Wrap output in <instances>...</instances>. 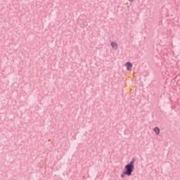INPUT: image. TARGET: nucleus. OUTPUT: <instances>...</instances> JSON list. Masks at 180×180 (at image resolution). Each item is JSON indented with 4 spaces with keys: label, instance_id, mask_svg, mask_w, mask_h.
I'll list each match as a JSON object with an SVG mask.
<instances>
[{
    "label": "nucleus",
    "instance_id": "2",
    "mask_svg": "<svg viewBox=\"0 0 180 180\" xmlns=\"http://www.w3.org/2000/svg\"><path fill=\"white\" fill-rule=\"evenodd\" d=\"M125 67H127V70H128V71H130V70H131V68H133V65L131 64V63L127 62L125 64Z\"/></svg>",
    "mask_w": 180,
    "mask_h": 180
},
{
    "label": "nucleus",
    "instance_id": "5",
    "mask_svg": "<svg viewBox=\"0 0 180 180\" xmlns=\"http://www.w3.org/2000/svg\"><path fill=\"white\" fill-rule=\"evenodd\" d=\"M124 175H126L124 174V173H123V174H121V178H124Z\"/></svg>",
    "mask_w": 180,
    "mask_h": 180
},
{
    "label": "nucleus",
    "instance_id": "1",
    "mask_svg": "<svg viewBox=\"0 0 180 180\" xmlns=\"http://www.w3.org/2000/svg\"><path fill=\"white\" fill-rule=\"evenodd\" d=\"M124 175L130 176L133 171H134V160H131L124 167Z\"/></svg>",
    "mask_w": 180,
    "mask_h": 180
},
{
    "label": "nucleus",
    "instance_id": "4",
    "mask_svg": "<svg viewBox=\"0 0 180 180\" xmlns=\"http://www.w3.org/2000/svg\"><path fill=\"white\" fill-rule=\"evenodd\" d=\"M154 131L155 132V134L157 135V136H158V134H160V128L159 127H155L154 128Z\"/></svg>",
    "mask_w": 180,
    "mask_h": 180
},
{
    "label": "nucleus",
    "instance_id": "6",
    "mask_svg": "<svg viewBox=\"0 0 180 180\" xmlns=\"http://www.w3.org/2000/svg\"><path fill=\"white\" fill-rule=\"evenodd\" d=\"M129 2H133L134 0H128Z\"/></svg>",
    "mask_w": 180,
    "mask_h": 180
},
{
    "label": "nucleus",
    "instance_id": "3",
    "mask_svg": "<svg viewBox=\"0 0 180 180\" xmlns=\"http://www.w3.org/2000/svg\"><path fill=\"white\" fill-rule=\"evenodd\" d=\"M111 47L113 50H117V42H111Z\"/></svg>",
    "mask_w": 180,
    "mask_h": 180
}]
</instances>
